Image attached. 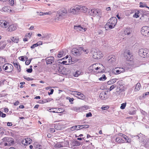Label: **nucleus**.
I'll list each match as a JSON object with an SVG mask.
<instances>
[{"mask_svg": "<svg viewBox=\"0 0 149 149\" xmlns=\"http://www.w3.org/2000/svg\"><path fill=\"white\" fill-rule=\"evenodd\" d=\"M117 22V19L115 17H112L108 21V22L105 25L106 30L111 29L114 27Z\"/></svg>", "mask_w": 149, "mask_h": 149, "instance_id": "f257e3e1", "label": "nucleus"}, {"mask_svg": "<svg viewBox=\"0 0 149 149\" xmlns=\"http://www.w3.org/2000/svg\"><path fill=\"white\" fill-rule=\"evenodd\" d=\"M57 14L58 17L55 18V20L56 22L60 20L61 19H62L64 18L67 15V11L66 9L62 8L60 9L58 11Z\"/></svg>", "mask_w": 149, "mask_h": 149, "instance_id": "f03ea898", "label": "nucleus"}, {"mask_svg": "<svg viewBox=\"0 0 149 149\" xmlns=\"http://www.w3.org/2000/svg\"><path fill=\"white\" fill-rule=\"evenodd\" d=\"M2 140L3 141V143L5 146H10L14 143L13 139L10 137H4L2 139Z\"/></svg>", "mask_w": 149, "mask_h": 149, "instance_id": "7ed1b4c3", "label": "nucleus"}, {"mask_svg": "<svg viewBox=\"0 0 149 149\" xmlns=\"http://www.w3.org/2000/svg\"><path fill=\"white\" fill-rule=\"evenodd\" d=\"M88 14L93 16L96 15L100 16L101 15V10L99 9H92L88 10Z\"/></svg>", "mask_w": 149, "mask_h": 149, "instance_id": "20e7f679", "label": "nucleus"}, {"mask_svg": "<svg viewBox=\"0 0 149 149\" xmlns=\"http://www.w3.org/2000/svg\"><path fill=\"white\" fill-rule=\"evenodd\" d=\"M141 34L145 36H149V27L147 26H143L141 29Z\"/></svg>", "mask_w": 149, "mask_h": 149, "instance_id": "39448f33", "label": "nucleus"}, {"mask_svg": "<svg viewBox=\"0 0 149 149\" xmlns=\"http://www.w3.org/2000/svg\"><path fill=\"white\" fill-rule=\"evenodd\" d=\"M2 68L6 72H10L13 70V66L10 64L7 63L3 65Z\"/></svg>", "mask_w": 149, "mask_h": 149, "instance_id": "423d86ee", "label": "nucleus"}, {"mask_svg": "<svg viewBox=\"0 0 149 149\" xmlns=\"http://www.w3.org/2000/svg\"><path fill=\"white\" fill-rule=\"evenodd\" d=\"M139 53L140 54H143V58L149 57V51L146 49H140Z\"/></svg>", "mask_w": 149, "mask_h": 149, "instance_id": "0eeeda50", "label": "nucleus"}, {"mask_svg": "<svg viewBox=\"0 0 149 149\" xmlns=\"http://www.w3.org/2000/svg\"><path fill=\"white\" fill-rule=\"evenodd\" d=\"M93 56L94 58L100 59L103 56L101 52L95 50L93 53Z\"/></svg>", "mask_w": 149, "mask_h": 149, "instance_id": "6e6552de", "label": "nucleus"}, {"mask_svg": "<svg viewBox=\"0 0 149 149\" xmlns=\"http://www.w3.org/2000/svg\"><path fill=\"white\" fill-rule=\"evenodd\" d=\"M83 47H79L78 49H73L72 52V54L75 55H80L82 53V50H83Z\"/></svg>", "mask_w": 149, "mask_h": 149, "instance_id": "1a4fd4ad", "label": "nucleus"}, {"mask_svg": "<svg viewBox=\"0 0 149 149\" xmlns=\"http://www.w3.org/2000/svg\"><path fill=\"white\" fill-rule=\"evenodd\" d=\"M80 6H79L71 8L70 10V12L73 14H76L80 11Z\"/></svg>", "mask_w": 149, "mask_h": 149, "instance_id": "9d476101", "label": "nucleus"}, {"mask_svg": "<svg viewBox=\"0 0 149 149\" xmlns=\"http://www.w3.org/2000/svg\"><path fill=\"white\" fill-rule=\"evenodd\" d=\"M74 29L77 31H81L82 32H85L87 30L86 28H84L80 25L74 26Z\"/></svg>", "mask_w": 149, "mask_h": 149, "instance_id": "9b49d317", "label": "nucleus"}, {"mask_svg": "<svg viewBox=\"0 0 149 149\" xmlns=\"http://www.w3.org/2000/svg\"><path fill=\"white\" fill-rule=\"evenodd\" d=\"M126 53V52H125ZM127 53L126 56H125V58L127 60L129 61H132L133 60V57L132 54L129 51L127 52H126Z\"/></svg>", "mask_w": 149, "mask_h": 149, "instance_id": "f8f14e48", "label": "nucleus"}, {"mask_svg": "<svg viewBox=\"0 0 149 149\" xmlns=\"http://www.w3.org/2000/svg\"><path fill=\"white\" fill-rule=\"evenodd\" d=\"M108 62L109 63L111 64L112 65L115 64V63L116 61V58L115 56H112L108 57Z\"/></svg>", "mask_w": 149, "mask_h": 149, "instance_id": "ddd939ff", "label": "nucleus"}, {"mask_svg": "<svg viewBox=\"0 0 149 149\" xmlns=\"http://www.w3.org/2000/svg\"><path fill=\"white\" fill-rule=\"evenodd\" d=\"M54 58L53 56H49L46 58L45 59L47 65L51 64L54 62Z\"/></svg>", "mask_w": 149, "mask_h": 149, "instance_id": "4468645a", "label": "nucleus"}, {"mask_svg": "<svg viewBox=\"0 0 149 149\" xmlns=\"http://www.w3.org/2000/svg\"><path fill=\"white\" fill-rule=\"evenodd\" d=\"M99 97L102 100H105L107 99L108 97L107 93L106 92H102L100 94Z\"/></svg>", "mask_w": 149, "mask_h": 149, "instance_id": "2eb2a0df", "label": "nucleus"}, {"mask_svg": "<svg viewBox=\"0 0 149 149\" xmlns=\"http://www.w3.org/2000/svg\"><path fill=\"white\" fill-rule=\"evenodd\" d=\"M0 25L3 27L6 28L9 25V23L6 21L4 20H0Z\"/></svg>", "mask_w": 149, "mask_h": 149, "instance_id": "dca6fc26", "label": "nucleus"}, {"mask_svg": "<svg viewBox=\"0 0 149 149\" xmlns=\"http://www.w3.org/2000/svg\"><path fill=\"white\" fill-rule=\"evenodd\" d=\"M79 6L80 7V11H81L84 13L87 12V13L88 14V10H90V9H88V8L85 6Z\"/></svg>", "mask_w": 149, "mask_h": 149, "instance_id": "f3484780", "label": "nucleus"}, {"mask_svg": "<svg viewBox=\"0 0 149 149\" xmlns=\"http://www.w3.org/2000/svg\"><path fill=\"white\" fill-rule=\"evenodd\" d=\"M8 30L9 31H12L16 29V26L14 24H11L9 26Z\"/></svg>", "mask_w": 149, "mask_h": 149, "instance_id": "a211bd4d", "label": "nucleus"}, {"mask_svg": "<svg viewBox=\"0 0 149 149\" xmlns=\"http://www.w3.org/2000/svg\"><path fill=\"white\" fill-rule=\"evenodd\" d=\"M116 141L117 142L120 143L125 142L124 140L120 137H117L116 139Z\"/></svg>", "mask_w": 149, "mask_h": 149, "instance_id": "6ab92c4d", "label": "nucleus"}, {"mask_svg": "<svg viewBox=\"0 0 149 149\" xmlns=\"http://www.w3.org/2000/svg\"><path fill=\"white\" fill-rule=\"evenodd\" d=\"M14 65H15V66L16 67L17 69L18 70V71L19 72H20L21 71V68L20 67V65H18V63L17 61H15L13 62Z\"/></svg>", "mask_w": 149, "mask_h": 149, "instance_id": "aec40b11", "label": "nucleus"}, {"mask_svg": "<svg viewBox=\"0 0 149 149\" xmlns=\"http://www.w3.org/2000/svg\"><path fill=\"white\" fill-rule=\"evenodd\" d=\"M13 42L14 43H17L19 40V38L18 37H13L10 38Z\"/></svg>", "mask_w": 149, "mask_h": 149, "instance_id": "412c9836", "label": "nucleus"}, {"mask_svg": "<svg viewBox=\"0 0 149 149\" xmlns=\"http://www.w3.org/2000/svg\"><path fill=\"white\" fill-rule=\"evenodd\" d=\"M132 31L131 30L130 28H127L125 29L124 31V33L125 35H129L131 33Z\"/></svg>", "mask_w": 149, "mask_h": 149, "instance_id": "4be33fe9", "label": "nucleus"}, {"mask_svg": "<svg viewBox=\"0 0 149 149\" xmlns=\"http://www.w3.org/2000/svg\"><path fill=\"white\" fill-rule=\"evenodd\" d=\"M119 68H116L113 70H112V72H113L115 74H118L121 73L122 71L120 70L119 69Z\"/></svg>", "mask_w": 149, "mask_h": 149, "instance_id": "5701e85b", "label": "nucleus"}, {"mask_svg": "<svg viewBox=\"0 0 149 149\" xmlns=\"http://www.w3.org/2000/svg\"><path fill=\"white\" fill-rule=\"evenodd\" d=\"M6 45V43L4 41H2L0 42V45L1 47L0 49H3L5 47Z\"/></svg>", "mask_w": 149, "mask_h": 149, "instance_id": "b1692460", "label": "nucleus"}, {"mask_svg": "<svg viewBox=\"0 0 149 149\" xmlns=\"http://www.w3.org/2000/svg\"><path fill=\"white\" fill-rule=\"evenodd\" d=\"M71 109L72 110L76 112L80 111V110L81 109V107H73L71 108Z\"/></svg>", "mask_w": 149, "mask_h": 149, "instance_id": "393cba45", "label": "nucleus"}, {"mask_svg": "<svg viewBox=\"0 0 149 149\" xmlns=\"http://www.w3.org/2000/svg\"><path fill=\"white\" fill-rule=\"evenodd\" d=\"M116 79H111L107 82V84L108 85H111L112 84L116 81Z\"/></svg>", "mask_w": 149, "mask_h": 149, "instance_id": "a878e982", "label": "nucleus"}, {"mask_svg": "<svg viewBox=\"0 0 149 149\" xmlns=\"http://www.w3.org/2000/svg\"><path fill=\"white\" fill-rule=\"evenodd\" d=\"M98 64L97 63H96L93 64L91 66H90V69L92 70V71H95V69L96 66H98Z\"/></svg>", "mask_w": 149, "mask_h": 149, "instance_id": "bb28decb", "label": "nucleus"}, {"mask_svg": "<svg viewBox=\"0 0 149 149\" xmlns=\"http://www.w3.org/2000/svg\"><path fill=\"white\" fill-rule=\"evenodd\" d=\"M141 87V84H140L139 83H138L136 84L135 88V90L136 91H138L140 89V88Z\"/></svg>", "mask_w": 149, "mask_h": 149, "instance_id": "cd10ccee", "label": "nucleus"}, {"mask_svg": "<svg viewBox=\"0 0 149 149\" xmlns=\"http://www.w3.org/2000/svg\"><path fill=\"white\" fill-rule=\"evenodd\" d=\"M77 126L75 125V126H73L72 127L70 128H69L68 129V130H70L71 131H73L76 130H79V129H77Z\"/></svg>", "mask_w": 149, "mask_h": 149, "instance_id": "c85d7f7f", "label": "nucleus"}, {"mask_svg": "<svg viewBox=\"0 0 149 149\" xmlns=\"http://www.w3.org/2000/svg\"><path fill=\"white\" fill-rule=\"evenodd\" d=\"M25 140H26V144H27V145L30 144L32 141V139H30V138H27L26 139H25Z\"/></svg>", "mask_w": 149, "mask_h": 149, "instance_id": "c756f323", "label": "nucleus"}, {"mask_svg": "<svg viewBox=\"0 0 149 149\" xmlns=\"http://www.w3.org/2000/svg\"><path fill=\"white\" fill-rule=\"evenodd\" d=\"M140 6L139 7H146L147 6L146 4L145 3H142L141 2H140L139 3Z\"/></svg>", "mask_w": 149, "mask_h": 149, "instance_id": "7c9ffc66", "label": "nucleus"}, {"mask_svg": "<svg viewBox=\"0 0 149 149\" xmlns=\"http://www.w3.org/2000/svg\"><path fill=\"white\" fill-rule=\"evenodd\" d=\"M102 65V67H99L97 66H96V68L95 69V70H99V71L98 72H101V70H100V69H103V70L104 69V68H103V67H102V65Z\"/></svg>", "mask_w": 149, "mask_h": 149, "instance_id": "2f4dec72", "label": "nucleus"}, {"mask_svg": "<svg viewBox=\"0 0 149 149\" xmlns=\"http://www.w3.org/2000/svg\"><path fill=\"white\" fill-rule=\"evenodd\" d=\"M49 110H50V112L53 113H58L56 109V108H50Z\"/></svg>", "mask_w": 149, "mask_h": 149, "instance_id": "473e14b6", "label": "nucleus"}, {"mask_svg": "<svg viewBox=\"0 0 149 149\" xmlns=\"http://www.w3.org/2000/svg\"><path fill=\"white\" fill-rule=\"evenodd\" d=\"M75 146H79L80 145V143L77 141H74L73 143Z\"/></svg>", "mask_w": 149, "mask_h": 149, "instance_id": "72a5a7b5", "label": "nucleus"}, {"mask_svg": "<svg viewBox=\"0 0 149 149\" xmlns=\"http://www.w3.org/2000/svg\"><path fill=\"white\" fill-rule=\"evenodd\" d=\"M106 78H107L106 77L105 75L103 74L102 75V77H101L99 78V79L100 81H104L106 79Z\"/></svg>", "mask_w": 149, "mask_h": 149, "instance_id": "f704fd0d", "label": "nucleus"}, {"mask_svg": "<svg viewBox=\"0 0 149 149\" xmlns=\"http://www.w3.org/2000/svg\"><path fill=\"white\" fill-rule=\"evenodd\" d=\"M126 103H123L121 104V106L120 107V108L121 109H125L126 106Z\"/></svg>", "mask_w": 149, "mask_h": 149, "instance_id": "c9c22d12", "label": "nucleus"}, {"mask_svg": "<svg viewBox=\"0 0 149 149\" xmlns=\"http://www.w3.org/2000/svg\"><path fill=\"white\" fill-rule=\"evenodd\" d=\"M124 138L125 140V141H126L127 143H130L131 142V140H130L129 138L127 136V137H124Z\"/></svg>", "mask_w": 149, "mask_h": 149, "instance_id": "e433bc0d", "label": "nucleus"}, {"mask_svg": "<svg viewBox=\"0 0 149 149\" xmlns=\"http://www.w3.org/2000/svg\"><path fill=\"white\" fill-rule=\"evenodd\" d=\"M79 99L83 100L85 98V96L83 94L81 93L80 96L78 97Z\"/></svg>", "mask_w": 149, "mask_h": 149, "instance_id": "4c0bfd02", "label": "nucleus"}, {"mask_svg": "<svg viewBox=\"0 0 149 149\" xmlns=\"http://www.w3.org/2000/svg\"><path fill=\"white\" fill-rule=\"evenodd\" d=\"M126 12L128 13L129 14H131L135 12L134 10H129L126 11Z\"/></svg>", "mask_w": 149, "mask_h": 149, "instance_id": "58836bf2", "label": "nucleus"}, {"mask_svg": "<svg viewBox=\"0 0 149 149\" xmlns=\"http://www.w3.org/2000/svg\"><path fill=\"white\" fill-rule=\"evenodd\" d=\"M117 86V85L116 84H114L111 86L110 87L109 90L110 91H111L114 88L116 87Z\"/></svg>", "mask_w": 149, "mask_h": 149, "instance_id": "ea45409f", "label": "nucleus"}, {"mask_svg": "<svg viewBox=\"0 0 149 149\" xmlns=\"http://www.w3.org/2000/svg\"><path fill=\"white\" fill-rule=\"evenodd\" d=\"M81 109V110H85L88 109V107L87 106H84L83 107H80Z\"/></svg>", "mask_w": 149, "mask_h": 149, "instance_id": "a19ab883", "label": "nucleus"}, {"mask_svg": "<svg viewBox=\"0 0 149 149\" xmlns=\"http://www.w3.org/2000/svg\"><path fill=\"white\" fill-rule=\"evenodd\" d=\"M5 60V59L4 58L0 57V63H4Z\"/></svg>", "mask_w": 149, "mask_h": 149, "instance_id": "79ce46f5", "label": "nucleus"}, {"mask_svg": "<svg viewBox=\"0 0 149 149\" xmlns=\"http://www.w3.org/2000/svg\"><path fill=\"white\" fill-rule=\"evenodd\" d=\"M81 126L82 127L81 129H79V130L82 128H87L89 127V126L88 125H81Z\"/></svg>", "mask_w": 149, "mask_h": 149, "instance_id": "37998d69", "label": "nucleus"}, {"mask_svg": "<svg viewBox=\"0 0 149 149\" xmlns=\"http://www.w3.org/2000/svg\"><path fill=\"white\" fill-rule=\"evenodd\" d=\"M80 72L79 71H78L76 72L74 74V76L75 77H78L79 74H80Z\"/></svg>", "mask_w": 149, "mask_h": 149, "instance_id": "c03bdc74", "label": "nucleus"}, {"mask_svg": "<svg viewBox=\"0 0 149 149\" xmlns=\"http://www.w3.org/2000/svg\"><path fill=\"white\" fill-rule=\"evenodd\" d=\"M53 99H52L51 98H48L45 100H44L45 101V102H49L51 100H52Z\"/></svg>", "mask_w": 149, "mask_h": 149, "instance_id": "a18cd8bd", "label": "nucleus"}, {"mask_svg": "<svg viewBox=\"0 0 149 149\" xmlns=\"http://www.w3.org/2000/svg\"><path fill=\"white\" fill-rule=\"evenodd\" d=\"M137 13H136L133 15V17H135L136 18H137L139 17V15H138V14L140 13V11H138Z\"/></svg>", "mask_w": 149, "mask_h": 149, "instance_id": "49530a36", "label": "nucleus"}, {"mask_svg": "<svg viewBox=\"0 0 149 149\" xmlns=\"http://www.w3.org/2000/svg\"><path fill=\"white\" fill-rule=\"evenodd\" d=\"M9 4L11 6H13L14 3V0H9Z\"/></svg>", "mask_w": 149, "mask_h": 149, "instance_id": "de8ad7c7", "label": "nucleus"}, {"mask_svg": "<svg viewBox=\"0 0 149 149\" xmlns=\"http://www.w3.org/2000/svg\"><path fill=\"white\" fill-rule=\"evenodd\" d=\"M26 140H25V139L24 140H23L22 142V144L25 146L27 145V144H26Z\"/></svg>", "mask_w": 149, "mask_h": 149, "instance_id": "09e8293b", "label": "nucleus"}, {"mask_svg": "<svg viewBox=\"0 0 149 149\" xmlns=\"http://www.w3.org/2000/svg\"><path fill=\"white\" fill-rule=\"evenodd\" d=\"M92 116V114L91 112H89V113H87L86 116V117L87 118L91 117Z\"/></svg>", "mask_w": 149, "mask_h": 149, "instance_id": "8fccbe9b", "label": "nucleus"}, {"mask_svg": "<svg viewBox=\"0 0 149 149\" xmlns=\"http://www.w3.org/2000/svg\"><path fill=\"white\" fill-rule=\"evenodd\" d=\"M109 108V107L108 106H106L104 107H102L101 108L103 110H107Z\"/></svg>", "mask_w": 149, "mask_h": 149, "instance_id": "3c124183", "label": "nucleus"}, {"mask_svg": "<svg viewBox=\"0 0 149 149\" xmlns=\"http://www.w3.org/2000/svg\"><path fill=\"white\" fill-rule=\"evenodd\" d=\"M136 112L135 111H130L129 112V114L132 115H134L135 114Z\"/></svg>", "mask_w": 149, "mask_h": 149, "instance_id": "603ef678", "label": "nucleus"}, {"mask_svg": "<svg viewBox=\"0 0 149 149\" xmlns=\"http://www.w3.org/2000/svg\"><path fill=\"white\" fill-rule=\"evenodd\" d=\"M32 68H30L26 70V71L28 73H31L32 72Z\"/></svg>", "mask_w": 149, "mask_h": 149, "instance_id": "864d4df0", "label": "nucleus"}, {"mask_svg": "<svg viewBox=\"0 0 149 149\" xmlns=\"http://www.w3.org/2000/svg\"><path fill=\"white\" fill-rule=\"evenodd\" d=\"M19 58L20 60L22 61H25L24 59V57L23 56H20L19 57Z\"/></svg>", "mask_w": 149, "mask_h": 149, "instance_id": "5fc2aeb1", "label": "nucleus"}, {"mask_svg": "<svg viewBox=\"0 0 149 149\" xmlns=\"http://www.w3.org/2000/svg\"><path fill=\"white\" fill-rule=\"evenodd\" d=\"M32 33H28V35H26L25 36V37H26L27 38V37H28V38H30L31 37V36L32 35Z\"/></svg>", "mask_w": 149, "mask_h": 149, "instance_id": "6e6d98bb", "label": "nucleus"}, {"mask_svg": "<svg viewBox=\"0 0 149 149\" xmlns=\"http://www.w3.org/2000/svg\"><path fill=\"white\" fill-rule=\"evenodd\" d=\"M24 78L25 79H26V80L28 81H31L33 80V78L29 77H27L26 78L25 77H24Z\"/></svg>", "mask_w": 149, "mask_h": 149, "instance_id": "4d7b16f0", "label": "nucleus"}, {"mask_svg": "<svg viewBox=\"0 0 149 149\" xmlns=\"http://www.w3.org/2000/svg\"><path fill=\"white\" fill-rule=\"evenodd\" d=\"M38 46L37 45V44L36 43V44H33V45H32L31 47V49H33L35 47H37Z\"/></svg>", "mask_w": 149, "mask_h": 149, "instance_id": "13d9d810", "label": "nucleus"}, {"mask_svg": "<svg viewBox=\"0 0 149 149\" xmlns=\"http://www.w3.org/2000/svg\"><path fill=\"white\" fill-rule=\"evenodd\" d=\"M30 63L31 61H29V60H28L26 61L25 63L26 65H28Z\"/></svg>", "mask_w": 149, "mask_h": 149, "instance_id": "bf43d9fd", "label": "nucleus"}, {"mask_svg": "<svg viewBox=\"0 0 149 149\" xmlns=\"http://www.w3.org/2000/svg\"><path fill=\"white\" fill-rule=\"evenodd\" d=\"M50 92H48V95H49L52 94L53 93L54 90L53 89H51L50 90Z\"/></svg>", "mask_w": 149, "mask_h": 149, "instance_id": "052dcab7", "label": "nucleus"}, {"mask_svg": "<svg viewBox=\"0 0 149 149\" xmlns=\"http://www.w3.org/2000/svg\"><path fill=\"white\" fill-rule=\"evenodd\" d=\"M119 136L121 137H123V138L124 137H127V136L125 135L122 133L120 134Z\"/></svg>", "mask_w": 149, "mask_h": 149, "instance_id": "680f3d73", "label": "nucleus"}, {"mask_svg": "<svg viewBox=\"0 0 149 149\" xmlns=\"http://www.w3.org/2000/svg\"><path fill=\"white\" fill-rule=\"evenodd\" d=\"M63 53L62 52H60L58 54V56L59 58H60L62 57V56Z\"/></svg>", "mask_w": 149, "mask_h": 149, "instance_id": "e2e57ef3", "label": "nucleus"}, {"mask_svg": "<svg viewBox=\"0 0 149 149\" xmlns=\"http://www.w3.org/2000/svg\"><path fill=\"white\" fill-rule=\"evenodd\" d=\"M67 62L66 61H63L61 62H58V63H60L61 64H63V65H67V64L66 63Z\"/></svg>", "mask_w": 149, "mask_h": 149, "instance_id": "0e129e2a", "label": "nucleus"}, {"mask_svg": "<svg viewBox=\"0 0 149 149\" xmlns=\"http://www.w3.org/2000/svg\"><path fill=\"white\" fill-rule=\"evenodd\" d=\"M119 70H120L122 71V72H125V70L124 68H121V67H119Z\"/></svg>", "mask_w": 149, "mask_h": 149, "instance_id": "69168bd1", "label": "nucleus"}, {"mask_svg": "<svg viewBox=\"0 0 149 149\" xmlns=\"http://www.w3.org/2000/svg\"><path fill=\"white\" fill-rule=\"evenodd\" d=\"M50 131L51 132H55V130L53 128H50Z\"/></svg>", "mask_w": 149, "mask_h": 149, "instance_id": "338daca9", "label": "nucleus"}, {"mask_svg": "<svg viewBox=\"0 0 149 149\" xmlns=\"http://www.w3.org/2000/svg\"><path fill=\"white\" fill-rule=\"evenodd\" d=\"M37 45L38 46L42 45V41H39L36 43Z\"/></svg>", "mask_w": 149, "mask_h": 149, "instance_id": "774afa93", "label": "nucleus"}]
</instances>
